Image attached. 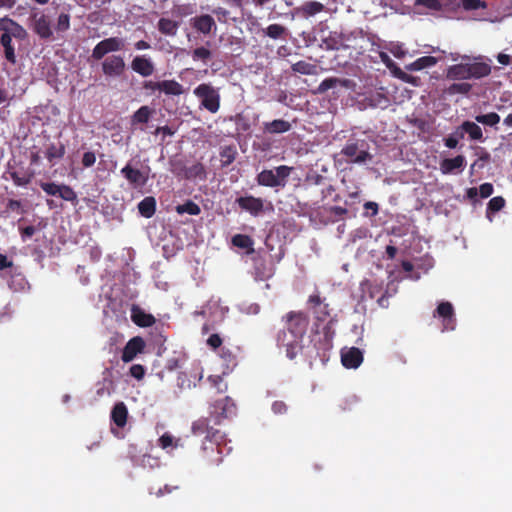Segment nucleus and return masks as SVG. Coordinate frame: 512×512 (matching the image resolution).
<instances>
[{
    "label": "nucleus",
    "mask_w": 512,
    "mask_h": 512,
    "mask_svg": "<svg viewBox=\"0 0 512 512\" xmlns=\"http://www.w3.org/2000/svg\"><path fill=\"white\" fill-rule=\"evenodd\" d=\"M302 339L289 338L285 330H282L277 335V344L279 347L286 348V356L293 360L302 350Z\"/></svg>",
    "instance_id": "14"
},
{
    "label": "nucleus",
    "mask_w": 512,
    "mask_h": 512,
    "mask_svg": "<svg viewBox=\"0 0 512 512\" xmlns=\"http://www.w3.org/2000/svg\"><path fill=\"white\" fill-rule=\"evenodd\" d=\"M447 78L451 80L470 79L467 63L455 64L450 66L447 70Z\"/></svg>",
    "instance_id": "32"
},
{
    "label": "nucleus",
    "mask_w": 512,
    "mask_h": 512,
    "mask_svg": "<svg viewBox=\"0 0 512 512\" xmlns=\"http://www.w3.org/2000/svg\"><path fill=\"white\" fill-rule=\"evenodd\" d=\"M70 28V16L66 13H61L57 18L56 30L58 32H65Z\"/></svg>",
    "instance_id": "54"
},
{
    "label": "nucleus",
    "mask_w": 512,
    "mask_h": 512,
    "mask_svg": "<svg viewBox=\"0 0 512 512\" xmlns=\"http://www.w3.org/2000/svg\"><path fill=\"white\" fill-rule=\"evenodd\" d=\"M460 128L469 135L472 140H482L483 132L479 125L472 121H464Z\"/></svg>",
    "instance_id": "41"
},
{
    "label": "nucleus",
    "mask_w": 512,
    "mask_h": 512,
    "mask_svg": "<svg viewBox=\"0 0 512 512\" xmlns=\"http://www.w3.org/2000/svg\"><path fill=\"white\" fill-rule=\"evenodd\" d=\"M470 79H481L491 73V66L485 62L467 63Z\"/></svg>",
    "instance_id": "29"
},
{
    "label": "nucleus",
    "mask_w": 512,
    "mask_h": 512,
    "mask_svg": "<svg viewBox=\"0 0 512 512\" xmlns=\"http://www.w3.org/2000/svg\"><path fill=\"white\" fill-rule=\"evenodd\" d=\"M324 9L325 6L322 3L317 1H308L302 4L298 11L303 17L308 18L322 12Z\"/></svg>",
    "instance_id": "37"
},
{
    "label": "nucleus",
    "mask_w": 512,
    "mask_h": 512,
    "mask_svg": "<svg viewBox=\"0 0 512 512\" xmlns=\"http://www.w3.org/2000/svg\"><path fill=\"white\" fill-rule=\"evenodd\" d=\"M494 188L491 183H483L479 186L478 193L482 198H488L493 194Z\"/></svg>",
    "instance_id": "63"
},
{
    "label": "nucleus",
    "mask_w": 512,
    "mask_h": 512,
    "mask_svg": "<svg viewBox=\"0 0 512 512\" xmlns=\"http://www.w3.org/2000/svg\"><path fill=\"white\" fill-rule=\"evenodd\" d=\"M282 319L291 338H303L309 325V317L305 312L290 311Z\"/></svg>",
    "instance_id": "5"
},
{
    "label": "nucleus",
    "mask_w": 512,
    "mask_h": 512,
    "mask_svg": "<svg viewBox=\"0 0 512 512\" xmlns=\"http://www.w3.org/2000/svg\"><path fill=\"white\" fill-rule=\"evenodd\" d=\"M437 59L433 56H422L416 59L414 62L406 65V69L409 71H420L424 68H429L436 65Z\"/></svg>",
    "instance_id": "38"
},
{
    "label": "nucleus",
    "mask_w": 512,
    "mask_h": 512,
    "mask_svg": "<svg viewBox=\"0 0 512 512\" xmlns=\"http://www.w3.org/2000/svg\"><path fill=\"white\" fill-rule=\"evenodd\" d=\"M237 152L234 147L226 146L220 152L221 157V165L222 167H227L232 164L236 158Z\"/></svg>",
    "instance_id": "46"
},
{
    "label": "nucleus",
    "mask_w": 512,
    "mask_h": 512,
    "mask_svg": "<svg viewBox=\"0 0 512 512\" xmlns=\"http://www.w3.org/2000/svg\"><path fill=\"white\" fill-rule=\"evenodd\" d=\"M129 373L133 378L142 380L145 376V368L141 364H134L130 367Z\"/></svg>",
    "instance_id": "58"
},
{
    "label": "nucleus",
    "mask_w": 512,
    "mask_h": 512,
    "mask_svg": "<svg viewBox=\"0 0 512 512\" xmlns=\"http://www.w3.org/2000/svg\"><path fill=\"white\" fill-rule=\"evenodd\" d=\"M193 94L200 101V107L212 114H216L221 106L219 89L210 83H201L194 88Z\"/></svg>",
    "instance_id": "2"
},
{
    "label": "nucleus",
    "mask_w": 512,
    "mask_h": 512,
    "mask_svg": "<svg viewBox=\"0 0 512 512\" xmlns=\"http://www.w3.org/2000/svg\"><path fill=\"white\" fill-rule=\"evenodd\" d=\"M271 409L274 414L282 415L287 413L288 406L284 401L277 400L272 403Z\"/></svg>",
    "instance_id": "60"
},
{
    "label": "nucleus",
    "mask_w": 512,
    "mask_h": 512,
    "mask_svg": "<svg viewBox=\"0 0 512 512\" xmlns=\"http://www.w3.org/2000/svg\"><path fill=\"white\" fill-rule=\"evenodd\" d=\"M65 152H66V148L63 143H58V144L51 143V144H49V146L46 149L45 157L51 164H54L55 160H59L64 157Z\"/></svg>",
    "instance_id": "36"
},
{
    "label": "nucleus",
    "mask_w": 512,
    "mask_h": 512,
    "mask_svg": "<svg viewBox=\"0 0 512 512\" xmlns=\"http://www.w3.org/2000/svg\"><path fill=\"white\" fill-rule=\"evenodd\" d=\"M33 31L43 40L50 39L53 35L50 20L44 14L33 17Z\"/></svg>",
    "instance_id": "22"
},
{
    "label": "nucleus",
    "mask_w": 512,
    "mask_h": 512,
    "mask_svg": "<svg viewBox=\"0 0 512 512\" xmlns=\"http://www.w3.org/2000/svg\"><path fill=\"white\" fill-rule=\"evenodd\" d=\"M461 6L467 11L485 9L487 7L486 3L482 0H461Z\"/></svg>",
    "instance_id": "53"
},
{
    "label": "nucleus",
    "mask_w": 512,
    "mask_h": 512,
    "mask_svg": "<svg viewBox=\"0 0 512 512\" xmlns=\"http://www.w3.org/2000/svg\"><path fill=\"white\" fill-rule=\"evenodd\" d=\"M416 3L435 11H439L442 8L439 0H416Z\"/></svg>",
    "instance_id": "62"
},
{
    "label": "nucleus",
    "mask_w": 512,
    "mask_h": 512,
    "mask_svg": "<svg viewBox=\"0 0 512 512\" xmlns=\"http://www.w3.org/2000/svg\"><path fill=\"white\" fill-rule=\"evenodd\" d=\"M442 319L443 331H452L456 326V318L453 305L448 301L439 303L433 314Z\"/></svg>",
    "instance_id": "13"
},
{
    "label": "nucleus",
    "mask_w": 512,
    "mask_h": 512,
    "mask_svg": "<svg viewBox=\"0 0 512 512\" xmlns=\"http://www.w3.org/2000/svg\"><path fill=\"white\" fill-rule=\"evenodd\" d=\"M208 381L216 389L217 393H225L228 389L227 383L223 381V377L220 375H211L208 377Z\"/></svg>",
    "instance_id": "51"
},
{
    "label": "nucleus",
    "mask_w": 512,
    "mask_h": 512,
    "mask_svg": "<svg viewBox=\"0 0 512 512\" xmlns=\"http://www.w3.org/2000/svg\"><path fill=\"white\" fill-rule=\"evenodd\" d=\"M158 30L168 36H175L179 27L178 22L168 19L160 18L158 21Z\"/></svg>",
    "instance_id": "40"
},
{
    "label": "nucleus",
    "mask_w": 512,
    "mask_h": 512,
    "mask_svg": "<svg viewBox=\"0 0 512 512\" xmlns=\"http://www.w3.org/2000/svg\"><path fill=\"white\" fill-rule=\"evenodd\" d=\"M207 345L215 350L222 345V338L219 334H212L207 339Z\"/></svg>",
    "instance_id": "64"
},
{
    "label": "nucleus",
    "mask_w": 512,
    "mask_h": 512,
    "mask_svg": "<svg viewBox=\"0 0 512 512\" xmlns=\"http://www.w3.org/2000/svg\"><path fill=\"white\" fill-rule=\"evenodd\" d=\"M0 45L4 50L5 59L12 65L16 64L15 46L12 39L23 41L27 37V31L19 23L8 17L0 18Z\"/></svg>",
    "instance_id": "1"
},
{
    "label": "nucleus",
    "mask_w": 512,
    "mask_h": 512,
    "mask_svg": "<svg viewBox=\"0 0 512 512\" xmlns=\"http://www.w3.org/2000/svg\"><path fill=\"white\" fill-rule=\"evenodd\" d=\"M231 242L234 246L246 250V254L254 253V241L249 235L236 234L232 237Z\"/></svg>",
    "instance_id": "35"
},
{
    "label": "nucleus",
    "mask_w": 512,
    "mask_h": 512,
    "mask_svg": "<svg viewBox=\"0 0 512 512\" xmlns=\"http://www.w3.org/2000/svg\"><path fill=\"white\" fill-rule=\"evenodd\" d=\"M341 362L345 368L356 369L363 362V353L356 347L342 349Z\"/></svg>",
    "instance_id": "17"
},
{
    "label": "nucleus",
    "mask_w": 512,
    "mask_h": 512,
    "mask_svg": "<svg viewBox=\"0 0 512 512\" xmlns=\"http://www.w3.org/2000/svg\"><path fill=\"white\" fill-rule=\"evenodd\" d=\"M40 187L47 195H50V196H58L59 195L60 185H58L54 182H41Z\"/></svg>",
    "instance_id": "56"
},
{
    "label": "nucleus",
    "mask_w": 512,
    "mask_h": 512,
    "mask_svg": "<svg viewBox=\"0 0 512 512\" xmlns=\"http://www.w3.org/2000/svg\"><path fill=\"white\" fill-rule=\"evenodd\" d=\"M191 55L194 61H202L204 63H207L212 57L211 51L203 46L194 49Z\"/></svg>",
    "instance_id": "49"
},
{
    "label": "nucleus",
    "mask_w": 512,
    "mask_h": 512,
    "mask_svg": "<svg viewBox=\"0 0 512 512\" xmlns=\"http://www.w3.org/2000/svg\"><path fill=\"white\" fill-rule=\"evenodd\" d=\"M341 155L346 157L347 162L354 164H364L373 158L369 152V144L364 139L348 140L341 150Z\"/></svg>",
    "instance_id": "3"
},
{
    "label": "nucleus",
    "mask_w": 512,
    "mask_h": 512,
    "mask_svg": "<svg viewBox=\"0 0 512 512\" xmlns=\"http://www.w3.org/2000/svg\"><path fill=\"white\" fill-rule=\"evenodd\" d=\"M291 69L295 73H300L303 75H316L317 74V66L306 61L300 60L294 64H292Z\"/></svg>",
    "instance_id": "42"
},
{
    "label": "nucleus",
    "mask_w": 512,
    "mask_h": 512,
    "mask_svg": "<svg viewBox=\"0 0 512 512\" xmlns=\"http://www.w3.org/2000/svg\"><path fill=\"white\" fill-rule=\"evenodd\" d=\"M239 207L250 214L257 216L263 210V201L261 198L254 196H244L236 199Z\"/></svg>",
    "instance_id": "23"
},
{
    "label": "nucleus",
    "mask_w": 512,
    "mask_h": 512,
    "mask_svg": "<svg viewBox=\"0 0 512 512\" xmlns=\"http://www.w3.org/2000/svg\"><path fill=\"white\" fill-rule=\"evenodd\" d=\"M183 176L188 180L199 179L204 181L207 178V173L204 165L200 162H196L190 167L184 168Z\"/></svg>",
    "instance_id": "30"
},
{
    "label": "nucleus",
    "mask_w": 512,
    "mask_h": 512,
    "mask_svg": "<svg viewBox=\"0 0 512 512\" xmlns=\"http://www.w3.org/2000/svg\"><path fill=\"white\" fill-rule=\"evenodd\" d=\"M7 174H9L10 178L12 179L13 183L15 186H18V187H25L27 186L33 176H34V173L32 171H29V170H22L21 172L19 171H16V170H13L10 166V164H8V168H7Z\"/></svg>",
    "instance_id": "26"
},
{
    "label": "nucleus",
    "mask_w": 512,
    "mask_h": 512,
    "mask_svg": "<svg viewBox=\"0 0 512 512\" xmlns=\"http://www.w3.org/2000/svg\"><path fill=\"white\" fill-rule=\"evenodd\" d=\"M475 120L478 123L492 127L499 123L500 116L495 112H490L488 114L477 115Z\"/></svg>",
    "instance_id": "47"
},
{
    "label": "nucleus",
    "mask_w": 512,
    "mask_h": 512,
    "mask_svg": "<svg viewBox=\"0 0 512 512\" xmlns=\"http://www.w3.org/2000/svg\"><path fill=\"white\" fill-rule=\"evenodd\" d=\"M160 92L168 96H179L184 93V87L176 80H163Z\"/></svg>",
    "instance_id": "34"
},
{
    "label": "nucleus",
    "mask_w": 512,
    "mask_h": 512,
    "mask_svg": "<svg viewBox=\"0 0 512 512\" xmlns=\"http://www.w3.org/2000/svg\"><path fill=\"white\" fill-rule=\"evenodd\" d=\"M236 406L232 398L226 396L214 401L210 406V418L215 425H219L223 419L235 412Z\"/></svg>",
    "instance_id": "8"
},
{
    "label": "nucleus",
    "mask_w": 512,
    "mask_h": 512,
    "mask_svg": "<svg viewBox=\"0 0 512 512\" xmlns=\"http://www.w3.org/2000/svg\"><path fill=\"white\" fill-rule=\"evenodd\" d=\"M222 443L210 441L209 444H203L199 456V461L203 467L212 468L222 463L224 455Z\"/></svg>",
    "instance_id": "6"
},
{
    "label": "nucleus",
    "mask_w": 512,
    "mask_h": 512,
    "mask_svg": "<svg viewBox=\"0 0 512 512\" xmlns=\"http://www.w3.org/2000/svg\"><path fill=\"white\" fill-rule=\"evenodd\" d=\"M336 189L333 185H328L326 188L321 191V199L324 201L326 198L331 197L333 195L332 200L334 202L340 201L341 197L339 194L335 193Z\"/></svg>",
    "instance_id": "57"
},
{
    "label": "nucleus",
    "mask_w": 512,
    "mask_h": 512,
    "mask_svg": "<svg viewBox=\"0 0 512 512\" xmlns=\"http://www.w3.org/2000/svg\"><path fill=\"white\" fill-rule=\"evenodd\" d=\"M153 113V109L149 106H141L132 116V124H145L149 121L151 115Z\"/></svg>",
    "instance_id": "43"
},
{
    "label": "nucleus",
    "mask_w": 512,
    "mask_h": 512,
    "mask_svg": "<svg viewBox=\"0 0 512 512\" xmlns=\"http://www.w3.org/2000/svg\"><path fill=\"white\" fill-rule=\"evenodd\" d=\"M292 128V124L289 121L283 119H275L270 122L263 123V132L265 134L275 135L282 134L290 131Z\"/></svg>",
    "instance_id": "24"
},
{
    "label": "nucleus",
    "mask_w": 512,
    "mask_h": 512,
    "mask_svg": "<svg viewBox=\"0 0 512 512\" xmlns=\"http://www.w3.org/2000/svg\"><path fill=\"white\" fill-rule=\"evenodd\" d=\"M125 41L119 37H109L98 42L92 50L91 58L95 61L105 58L109 53L120 51L124 48Z\"/></svg>",
    "instance_id": "9"
},
{
    "label": "nucleus",
    "mask_w": 512,
    "mask_h": 512,
    "mask_svg": "<svg viewBox=\"0 0 512 512\" xmlns=\"http://www.w3.org/2000/svg\"><path fill=\"white\" fill-rule=\"evenodd\" d=\"M149 173V166L139 169L133 166L131 161L121 169V175L127 180L129 185L135 189L142 188L147 184L150 178Z\"/></svg>",
    "instance_id": "7"
},
{
    "label": "nucleus",
    "mask_w": 512,
    "mask_h": 512,
    "mask_svg": "<svg viewBox=\"0 0 512 512\" xmlns=\"http://www.w3.org/2000/svg\"><path fill=\"white\" fill-rule=\"evenodd\" d=\"M131 320L139 327H151L155 324L156 319L152 314L146 313L140 306L132 305Z\"/></svg>",
    "instance_id": "21"
},
{
    "label": "nucleus",
    "mask_w": 512,
    "mask_h": 512,
    "mask_svg": "<svg viewBox=\"0 0 512 512\" xmlns=\"http://www.w3.org/2000/svg\"><path fill=\"white\" fill-rule=\"evenodd\" d=\"M128 410L124 402H118L111 411V420L119 427L123 428L127 423Z\"/></svg>",
    "instance_id": "27"
},
{
    "label": "nucleus",
    "mask_w": 512,
    "mask_h": 512,
    "mask_svg": "<svg viewBox=\"0 0 512 512\" xmlns=\"http://www.w3.org/2000/svg\"><path fill=\"white\" fill-rule=\"evenodd\" d=\"M505 206V200L501 196H496L490 199L487 206V211L498 212Z\"/></svg>",
    "instance_id": "55"
},
{
    "label": "nucleus",
    "mask_w": 512,
    "mask_h": 512,
    "mask_svg": "<svg viewBox=\"0 0 512 512\" xmlns=\"http://www.w3.org/2000/svg\"><path fill=\"white\" fill-rule=\"evenodd\" d=\"M274 275V269L262 257L253 259V276L256 281H265Z\"/></svg>",
    "instance_id": "20"
},
{
    "label": "nucleus",
    "mask_w": 512,
    "mask_h": 512,
    "mask_svg": "<svg viewBox=\"0 0 512 512\" xmlns=\"http://www.w3.org/2000/svg\"><path fill=\"white\" fill-rule=\"evenodd\" d=\"M65 201L74 202L77 200V195L75 191L68 185L62 184L60 185L59 195Z\"/></svg>",
    "instance_id": "52"
},
{
    "label": "nucleus",
    "mask_w": 512,
    "mask_h": 512,
    "mask_svg": "<svg viewBox=\"0 0 512 512\" xmlns=\"http://www.w3.org/2000/svg\"><path fill=\"white\" fill-rule=\"evenodd\" d=\"M466 159L463 155H457L454 158H445L440 162V170L443 174H451L455 170H463Z\"/></svg>",
    "instance_id": "25"
},
{
    "label": "nucleus",
    "mask_w": 512,
    "mask_h": 512,
    "mask_svg": "<svg viewBox=\"0 0 512 512\" xmlns=\"http://www.w3.org/2000/svg\"><path fill=\"white\" fill-rule=\"evenodd\" d=\"M308 304L317 321L323 322L330 317L329 304L324 303L319 294L310 295Z\"/></svg>",
    "instance_id": "16"
},
{
    "label": "nucleus",
    "mask_w": 512,
    "mask_h": 512,
    "mask_svg": "<svg viewBox=\"0 0 512 512\" xmlns=\"http://www.w3.org/2000/svg\"><path fill=\"white\" fill-rule=\"evenodd\" d=\"M212 419L209 418H200L192 424V432L194 435H203L205 434V439L216 442H225V434L220 430L214 428L210 425Z\"/></svg>",
    "instance_id": "10"
},
{
    "label": "nucleus",
    "mask_w": 512,
    "mask_h": 512,
    "mask_svg": "<svg viewBox=\"0 0 512 512\" xmlns=\"http://www.w3.org/2000/svg\"><path fill=\"white\" fill-rule=\"evenodd\" d=\"M293 170V167L280 165L274 169H264L258 173L256 180L260 186L265 187H285L287 180Z\"/></svg>",
    "instance_id": "4"
},
{
    "label": "nucleus",
    "mask_w": 512,
    "mask_h": 512,
    "mask_svg": "<svg viewBox=\"0 0 512 512\" xmlns=\"http://www.w3.org/2000/svg\"><path fill=\"white\" fill-rule=\"evenodd\" d=\"M472 89V85L467 82L453 83L447 88V93L450 95L455 94H468Z\"/></svg>",
    "instance_id": "48"
},
{
    "label": "nucleus",
    "mask_w": 512,
    "mask_h": 512,
    "mask_svg": "<svg viewBox=\"0 0 512 512\" xmlns=\"http://www.w3.org/2000/svg\"><path fill=\"white\" fill-rule=\"evenodd\" d=\"M138 211L141 216L151 218L156 212V199L153 196H147L138 203Z\"/></svg>",
    "instance_id": "33"
},
{
    "label": "nucleus",
    "mask_w": 512,
    "mask_h": 512,
    "mask_svg": "<svg viewBox=\"0 0 512 512\" xmlns=\"http://www.w3.org/2000/svg\"><path fill=\"white\" fill-rule=\"evenodd\" d=\"M96 162V154L93 151H87L83 154L81 163L83 167L90 168Z\"/></svg>",
    "instance_id": "59"
},
{
    "label": "nucleus",
    "mask_w": 512,
    "mask_h": 512,
    "mask_svg": "<svg viewBox=\"0 0 512 512\" xmlns=\"http://www.w3.org/2000/svg\"><path fill=\"white\" fill-rule=\"evenodd\" d=\"M325 181V177L317 172L308 173L306 176V182L312 185H322Z\"/></svg>",
    "instance_id": "61"
},
{
    "label": "nucleus",
    "mask_w": 512,
    "mask_h": 512,
    "mask_svg": "<svg viewBox=\"0 0 512 512\" xmlns=\"http://www.w3.org/2000/svg\"><path fill=\"white\" fill-rule=\"evenodd\" d=\"M337 86L346 88V89H354L356 83L351 79H341L336 77H329L324 79L319 86L317 87L315 93L316 94H324L328 90L335 88Z\"/></svg>",
    "instance_id": "19"
},
{
    "label": "nucleus",
    "mask_w": 512,
    "mask_h": 512,
    "mask_svg": "<svg viewBox=\"0 0 512 512\" xmlns=\"http://www.w3.org/2000/svg\"><path fill=\"white\" fill-rule=\"evenodd\" d=\"M192 25L197 31L203 34H209L212 28L215 27V21L212 16L204 14L193 18Z\"/></svg>",
    "instance_id": "28"
},
{
    "label": "nucleus",
    "mask_w": 512,
    "mask_h": 512,
    "mask_svg": "<svg viewBox=\"0 0 512 512\" xmlns=\"http://www.w3.org/2000/svg\"><path fill=\"white\" fill-rule=\"evenodd\" d=\"M96 394L98 396L111 395L114 392V382L110 378H104L98 383Z\"/></svg>",
    "instance_id": "50"
},
{
    "label": "nucleus",
    "mask_w": 512,
    "mask_h": 512,
    "mask_svg": "<svg viewBox=\"0 0 512 512\" xmlns=\"http://www.w3.org/2000/svg\"><path fill=\"white\" fill-rule=\"evenodd\" d=\"M131 69L142 77H149L155 71L152 60L146 55L135 56L131 62Z\"/></svg>",
    "instance_id": "18"
},
{
    "label": "nucleus",
    "mask_w": 512,
    "mask_h": 512,
    "mask_svg": "<svg viewBox=\"0 0 512 512\" xmlns=\"http://www.w3.org/2000/svg\"><path fill=\"white\" fill-rule=\"evenodd\" d=\"M263 33L270 37L271 39H280L285 38V35L287 34V29L280 25V24H271L269 25L265 30H263Z\"/></svg>",
    "instance_id": "45"
},
{
    "label": "nucleus",
    "mask_w": 512,
    "mask_h": 512,
    "mask_svg": "<svg viewBox=\"0 0 512 512\" xmlns=\"http://www.w3.org/2000/svg\"><path fill=\"white\" fill-rule=\"evenodd\" d=\"M158 446L163 450H169L182 447V443L180 438H176L170 433L166 432L158 439Z\"/></svg>",
    "instance_id": "39"
},
{
    "label": "nucleus",
    "mask_w": 512,
    "mask_h": 512,
    "mask_svg": "<svg viewBox=\"0 0 512 512\" xmlns=\"http://www.w3.org/2000/svg\"><path fill=\"white\" fill-rule=\"evenodd\" d=\"M347 38L343 33L330 32L329 36L323 40V43L328 50H339L347 47L345 41Z\"/></svg>",
    "instance_id": "31"
},
{
    "label": "nucleus",
    "mask_w": 512,
    "mask_h": 512,
    "mask_svg": "<svg viewBox=\"0 0 512 512\" xmlns=\"http://www.w3.org/2000/svg\"><path fill=\"white\" fill-rule=\"evenodd\" d=\"M176 212L180 215H198L200 214L201 209L199 205L192 200H187L185 203L176 206Z\"/></svg>",
    "instance_id": "44"
},
{
    "label": "nucleus",
    "mask_w": 512,
    "mask_h": 512,
    "mask_svg": "<svg viewBox=\"0 0 512 512\" xmlns=\"http://www.w3.org/2000/svg\"><path fill=\"white\" fill-rule=\"evenodd\" d=\"M145 349V341L140 336L131 338L125 345L122 351L121 359L123 362H131L138 354L142 353Z\"/></svg>",
    "instance_id": "15"
},
{
    "label": "nucleus",
    "mask_w": 512,
    "mask_h": 512,
    "mask_svg": "<svg viewBox=\"0 0 512 512\" xmlns=\"http://www.w3.org/2000/svg\"><path fill=\"white\" fill-rule=\"evenodd\" d=\"M334 321V319H330L329 322L324 326L322 336L316 332L312 338L314 347L317 350V355L320 357H324L325 353L329 351L333 346L334 331H332V324Z\"/></svg>",
    "instance_id": "11"
},
{
    "label": "nucleus",
    "mask_w": 512,
    "mask_h": 512,
    "mask_svg": "<svg viewBox=\"0 0 512 512\" xmlns=\"http://www.w3.org/2000/svg\"><path fill=\"white\" fill-rule=\"evenodd\" d=\"M101 68L106 77L118 78L125 72L126 64L121 55L113 54L104 58Z\"/></svg>",
    "instance_id": "12"
}]
</instances>
